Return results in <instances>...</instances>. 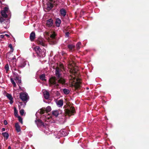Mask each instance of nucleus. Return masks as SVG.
<instances>
[{
  "instance_id": "obj_25",
  "label": "nucleus",
  "mask_w": 149,
  "mask_h": 149,
  "mask_svg": "<svg viewBox=\"0 0 149 149\" xmlns=\"http://www.w3.org/2000/svg\"><path fill=\"white\" fill-rule=\"evenodd\" d=\"M2 135L5 138H6V139L8 138L9 136L8 134L6 132L2 133Z\"/></svg>"
},
{
  "instance_id": "obj_7",
  "label": "nucleus",
  "mask_w": 149,
  "mask_h": 149,
  "mask_svg": "<svg viewBox=\"0 0 149 149\" xmlns=\"http://www.w3.org/2000/svg\"><path fill=\"white\" fill-rule=\"evenodd\" d=\"M37 43L39 45H42V46L45 47L46 44L44 42V40L42 38H39L36 41Z\"/></svg>"
},
{
  "instance_id": "obj_17",
  "label": "nucleus",
  "mask_w": 149,
  "mask_h": 149,
  "mask_svg": "<svg viewBox=\"0 0 149 149\" xmlns=\"http://www.w3.org/2000/svg\"><path fill=\"white\" fill-rule=\"evenodd\" d=\"M15 127L16 130L17 132H19L21 131L20 127L18 123H15Z\"/></svg>"
},
{
  "instance_id": "obj_40",
  "label": "nucleus",
  "mask_w": 149,
  "mask_h": 149,
  "mask_svg": "<svg viewBox=\"0 0 149 149\" xmlns=\"http://www.w3.org/2000/svg\"><path fill=\"white\" fill-rule=\"evenodd\" d=\"M5 68L6 70V71H8L9 70V66L8 64H6L5 66Z\"/></svg>"
},
{
  "instance_id": "obj_23",
  "label": "nucleus",
  "mask_w": 149,
  "mask_h": 149,
  "mask_svg": "<svg viewBox=\"0 0 149 149\" xmlns=\"http://www.w3.org/2000/svg\"><path fill=\"white\" fill-rule=\"evenodd\" d=\"M63 100H59L57 103L58 105L59 106V107H61L63 105Z\"/></svg>"
},
{
  "instance_id": "obj_32",
  "label": "nucleus",
  "mask_w": 149,
  "mask_h": 149,
  "mask_svg": "<svg viewBox=\"0 0 149 149\" xmlns=\"http://www.w3.org/2000/svg\"><path fill=\"white\" fill-rule=\"evenodd\" d=\"M40 111L39 112L41 114H43L45 113V108H42L40 109Z\"/></svg>"
},
{
  "instance_id": "obj_1",
  "label": "nucleus",
  "mask_w": 149,
  "mask_h": 149,
  "mask_svg": "<svg viewBox=\"0 0 149 149\" xmlns=\"http://www.w3.org/2000/svg\"><path fill=\"white\" fill-rule=\"evenodd\" d=\"M61 70H60L59 67H56V69L55 73L56 76L57 77L58 79H59L58 80V82L63 84H65V80L62 77H60V75L59 72Z\"/></svg>"
},
{
  "instance_id": "obj_8",
  "label": "nucleus",
  "mask_w": 149,
  "mask_h": 149,
  "mask_svg": "<svg viewBox=\"0 0 149 149\" xmlns=\"http://www.w3.org/2000/svg\"><path fill=\"white\" fill-rule=\"evenodd\" d=\"M77 82H76L74 85V87L75 90H77L80 88V82L79 81H78V79H76Z\"/></svg>"
},
{
  "instance_id": "obj_28",
  "label": "nucleus",
  "mask_w": 149,
  "mask_h": 149,
  "mask_svg": "<svg viewBox=\"0 0 149 149\" xmlns=\"http://www.w3.org/2000/svg\"><path fill=\"white\" fill-rule=\"evenodd\" d=\"M63 91L64 94L65 95H67L70 92V91L69 90L66 89V88H64L63 90Z\"/></svg>"
},
{
  "instance_id": "obj_51",
  "label": "nucleus",
  "mask_w": 149,
  "mask_h": 149,
  "mask_svg": "<svg viewBox=\"0 0 149 149\" xmlns=\"http://www.w3.org/2000/svg\"><path fill=\"white\" fill-rule=\"evenodd\" d=\"M8 149H11V147L10 146H9L8 147Z\"/></svg>"
},
{
  "instance_id": "obj_22",
  "label": "nucleus",
  "mask_w": 149,
  "mask_h": 149,
  "mask_svg": "<svg viewBox=\"0 0 149 149\" xmlns=\"http://www.w3.org/2000/svg\"><path fill=\"white\" fill-rule=\"evenodd\" d=\"M1 16H0V17L7 18V17H8V15L6 14V13L3 11H1Z\"/></svg>"
},
{
  "instance_id": "obj_54",
  "label": "nucleus",
  "mask_w": 149,
  "mask_h": 149,
  "mask_svg": "<svg viewBox=\"0 0 149 149\" xmlns=\"http://www.w3.org/2000/svg\"><path fill=\"white\" fill-rule=\"evenodd\" d=\"M72 62H73V63H74V64H75V63H74V61H72Z\"/></svg>"
},
{
  "instance_id": "obj_34",
  "label": "nucleus",
  "mask_w": 149,
  "mask_h": 149,
  "mask_svg": "<svg viewBox=\"0 0 149 149\" xmlns=\"http://www.w3.org/2000/svg\"><path fill=\"white\" fill-rule=\"evenodd\" d=\"M81 43L80 42H78L76 44V47L77 49L78 50L80 48V45H81Z\"/></svg>"
},
{
  "instance_id": "obj_20",
  "label": "nucleus",
  "mask_w": 149,
  "mask_h": 149,
  "mask_svg": "<svg viewBox=\"0 0 149 149\" xmlns=\"http://www.w3.org/2000/svg\"><path fill=\"white\" fill-rule=\"evenodd\" d=\"M35 122L38 126L39 125H42L44 124V123L42 122V120L40 119H38L35 120Z\"/></svg>"
},
{
  "instance_id": "obj_55",
  "label": "nucleus",
  "mask_w": 149,
  "mask_h": 149,
  "mask_svg": "<svg viewBox=\"0 0 149 149\" xmlns=\"http://www.w3.org/2000/svg\"><path fill=\"white\" fill-rule=\"evenodd\" d=\"M0 3H1V1H0Z\"/></svg>"
},
{
  "instance_id": "obj_29",
  "label": "nucleus",
  "mask_w": 149,
  "mask_h": 149,
  "mask_svg": "<svg viewBox=\"0 0 149 149\" xmlns=\"http://www.w3.org/2000/svg\"><path fill=\"white\" fill-rule=\"evenodd\" d=\"M57 67H59V68L60 69V70L61 71H62V70H63L64 69L63 65L62 63L60 64L59 66H58Z\"/></svg>"
},
{
  "instance_id": "obj_12",
  "label": "nucleus",
  "mask_w": 149,
  "mask_h": 149,
  "mask_svg": "<svg viewBox=\"0 0 149 149\" xmlns=\"http://www.w3.org/2000/svg\"><path fill=\"white\" fill-rule=\"evenodd\" d=\"M6 96L10 100V103L11 104H12L13 102V98L11 94L7 93L6 94Z\"/></svg>"
},
{
  "instance_id": "obj_14",
  "label": "nucleus",
  "mask_w": 149,
  "mask_h": 149,
  "mask_svg": "<svg viewBox=\"0 0 149 149\" xmlns=\"http://www.w3.org/2000/svg\"><path fill=\"white\" fill-rule=\"evenodd\" d=\"M44 97L45 98V99L47 100L49 98V92L45 90L44 91L43 93Z\"/></svg>"
},
{
  "instance_id": "obj_3",
  "label": "nucleus",
  "mask_w": 149,
  "mask_h": 149,
  "mask_svg": "<svg viewBox=\"0 0 149 149\" xmlns=\"http://www.w3.org/2000/svg\"><path fill=\"white\" fill-rule=\"evenodd\" d=\"M55 77H52L49 79V83L50 86L52 85H55V87H58L59 86V84L57 83L56 81H58Z\"/></svg>"
},
{
  "instance_id": "obj_35",
  "label": "nucleus",
  "mask_w": 149,
  "mask_h": 149,
  "mask_svg": "<svg viewBox=\"0 0 149 149\" xmlns=\"http://www.w3.org/2000/svg\"><path fill=\"white\" fill-rule=\"evenodd\" d=\"M10 81H11V82L13 85V86L15 87L16 86V84L14 80L13 79V78H10Z\"/></svg>"
},
{
  "instance_id": "obj_13",
  "label": "nucleus",
  "mask_w": 149,
  "mask_h": 149,
  "mask_svg": "<svg viewBox=\"0 0 149 149\" xmlns=\"http://www.w3.org/2000/svg\"><path fill=\"white\" fill-rule=\"evenodd\" d=\"M26 64V63L24 61L21 60L20 61L19 64L18 65V66L19 68H23L25 66Z\"/></svg>"
},
{
  "instance_id": "obj_42",
  "label": "nucleus",
  "mask_w": 149,
  "mask_h": 149,
  "mask_svg": "<svg viewBox=\"0 0 149 149\" xmlns=\"http://www.w3.org/2000/svg\"><path fill=\"white\" fill-rule=\"evenodd\" d=\"M16 82L17 84L19 86V85H20L21 83V80L19 79L17 80Z\"/></svg>"
},
{
  "instance_id": "obj_2",
  "label": "nucleus",
  "mask_w": 149,
  "mask_h": 149,
  "mask_svg": "<svg viewBox=\"0 0 149 149\" xmlns=\"http://www.w3.org/2000/svg\"><path fill=\"white\" fill-rule=\"evenodd\" d=\"M64 111L65 113L69 116L73 115L75 113L74 108L73 106H71L69 109H65Z\"/></svg>"
},
{
  "instance_id": "obj_48",
  "label": "nucleus",
  "mask_w": 149,
  "mask_h": 149,
  "mask_svg": "<svg viewBox=\"0 0 149 149\" xmlns=\"http://www.w3.org/2000/svg\"><path fill=\"white\" fill-rule=\"evenodd\" d=\"M4 37V35H2L0 36V37L1 38H3Z\"/></svg>"
},
{
  "instance_id": "obj_53",
  "label": "nucleus",
  "mask_w": 149,
  "mask_h": 149,
  "mask_svg": "<svg viewBox=\"0 0 149 149\" xmlns=\"http://www.w3.org/2000/svg\"><path fill=\"white\" fill-rule=\"evenodd\" d=\"M18 71L19 72V73H20V72H21V71H19V70H18Z\"/></svg>"
},
{
  "instance_id": "obj_41",
  "label": "nucleus",
  "mask_w": 149,
  "mask_h": 149,
  "mask_svg": "<svg viewBox=\"0 0 149 149\" xmlns=\"http://www.w3.org/2000/svg\"><path fill=\"white\" fill-rule=\"evenodd\" d=\"M8 47H9L10 49L11 50L12 52H13V49L12 47V45L11 44H10L8 45Z\"/></svg>"
},
{
  "instance_id": "obj_33",
  "label": "nucleus",
  "mask_w": 149,
  "mask_h": 149,
  "mask_svg": "<svg viewBox=\"0 0 149 149\" xmlns=\"http://www.w3.org/2000/svg\"><path fill=\"white\" fill-rule=\"evenodd\" d=\"M56 36V35L55 33L54 32L51 35L50 37L52 39H54L55 38Z\"/></svg>"
},
{
  "instance_id": "obj_39",
  "label": "nucleus",
  "mask_w": 149,
  "mask_h": 149,
  "mask_svg": "<svg viewBox=\"0 0 149 149\" xmlns=\"http://www.w3.org/2000/svg\"><path fill=\"white\" fill-rule=\"evenodd\" d=\"M19 113L21 115H23L24 113V110L23 109H21L19 111Z\"/></svg>"
},
{
  "instance_id": "obj_38",
  "label": "nucleus",
  "mask_w": 149,
  "mask_h": 149,
  "mask_svg": "<svg viewBox=\"0 0 149 149\" xmlns=\"http://www.w3.org/2000/svg\"><path fill=\"white\" fill-rule=\"evenodd\" d=\"M8 8L7 7H5L3 8V10H2L1 11L4 12L6 13L8 12Z\"/></svg>"
},
{
  "instance_id": "obj_31",
  "label": "nucleus",
  "mask_w": 149,
  "mask_h": 149,
  "mask_svg": "<svg viewBox=\"0 0 149 149\" xmlns=\"http://www.w3.org/2000/svg\"><path fill=\"white\" fill-rule=\"evenodd\" d=\"M51 110V108L50 106H48L47 107L46 109H45V111L47 113H48V112H50Z\"/></svg>"
},
{
  "instance_id": "obj_19",
  "label": "nucleus",
  "mask_w": 149,
  "mask_h": 149,
  "mask_svg": "<svg viewBox=\"0 0 149 149\" xmlns=\"http://www.w3.org/2000/svg\"><path fill=\"white\" fill-rule=\"evenodd\" d=\"M61 22V21L59 18H56V19L55 23L56 26L58 27L60 26V25Z\"/></svg>"
},
{
  "instance_id": "obj_27",
  "label": "nucleus",
  "mask_w": 149,
  "mask_h": 149,
  "mask_svg": "<svg viewBox=\"0 0 149 149\" xmlns=\"http://www.w3.org/2000/svg\"><path fill=\"white\" fill-rule=\"evenodd\" d=\"M45 75L44 74H42L40 76V79L42 81H46V79H45Z\"/></svg>"
},
{
  "instance_id": "obj_36",
  "label": "nucleus",
  "mask_w": 149,
  "mask_h": 149,
  "mask_svg": "<svg viewBox=\"0 0 149 149\" xmlns=\"http://www.w3.org/2000/svg\"><path fill=\"white\" fill-rule=\"evenodd\" d=\"M8 19L7 18L0 17V22L1 23L3 21H4L5 20H7Z\"/></svg>"
},
{
  "instance_id": "obj_4",
  "label": "nucleus",
  "mask_w": 149,
  "mask_h": 149,
  "mask_svg": "<svg viewBox=\"0 0 149 149\" xmlns=\"http://www.w3.org/2000/svg\"><path fill=\"white\" fill-rule=\"evenodd\" d=\"M7 57L8 59V61L11 62L13 60V61H17V59L15 57V56H13V54L11 53H8Z\"/></svg>"
},
{
  "instance_id": "obj_46",
  "label": "nucleus",
  "mask_w": 149,
  "mask_h": 149,
  "mask_svg": "<svg viewBox=\"0 0 149 149\" xmlns=\"http://www.w3.org/2000/svg\"><path fill=\"white\" fill-rule=\"evenodd\" d=\"M71 77L73 81L76 79V78L75 77H73L71 76Z\"/></svg>"
},
{
  "instance_id": "obj_24",
  "label": "nucleus",
  "mask_w": 149,
  "mask_h": 149,
  "mask_svg": "<svg viewBox=\"0 0 149 149\" xmlns=\"http://www.w3.org/2000/svg\"><path fill=\"white\" fill-rule=\"evenodd\" d=\"M68 48L70 50V51H72V49L74 48L75 46L74 45L71 44H69L68 46Z\"/></svg>"
},
{
  "instance_id": "obj_26",
  "label": "nucleus",
  "mask_w": 149,
  "mask_h": 149,
  "mask_svg": "<svg viewBox=\"0 0 149 149\" xmlns=\"http://www.w3.org/2000/svg\"><path fill=\"white\" fill-rule=\"evenodd\" d=\"M16 61H13V60L11 62H10V65L11 67H15L16 65Z\"/></svg>"
},
{
  "instance_id": "obj_30",
  "label": "nucleus",
  "mask_w": 149,
  "mask_h": 149,
  "mask_svg": "<svg viewBox=\"0 0 149 149\" xmlns=\"http://www.w3.org/2000/svg\"><path fill=\"white\" fill-rule=\"evenodd\" d=\"M14 114L16 117L19 116L18 114V111L17 110L16 107H14Z\"/></svg>"
},
{
  "instance_id": "obj_50",
  "label": "nucleus",
  "mask_w": 149,
  "mask_h": 149,
  "mask_svg": "<svg viewBox=\"0 0 149 149\" xmlns=\"http://www.w3.org/2000/svg\"><path fill=\"white\" fill-rule=\"evenodd\" d=\"M2 131H5V128H3L2 129Z\"/></svg>"
},
{
  "instance_id": "obj_10",
  "label": "nucleus",
  "mask_w": 149,
  "mask_h": 149,
  "mask_svg": "<svg viewBox=\"0 0 149 149\" xmlns=\"http://www.w3.org/2000/svg\"><path fill=\"white\" fill-rule=\"evenodd\" d=\"M52 114L57 117L59 113H61V111L60 110H54L52 111Z\"/></svg>"
},
{
  "instance_id": "obj_56",
  "label": "nucleus",
  "mask_w": 149,
  "mask_h": 149,
  "mask_svg": "<svg viewBox=\"0 0 149 149\" xmlns=\"http://www.w3.org/2000/svg\"><path fill=\"white\" fill-rule=\"evenodd\" d=\"M87 89H88V88H87Z\"/></svg>"
},
{
  "instance_id": "obj_52",
  "label": "nucleus",
  "mask_w": 149,
  "mask_h": 149,
  "mask_svg": "<svg viewBox=\"0 0 149 149\" xmlns=\"http://www.w3.org/2000/svg\"><path fill=\"white\" fill-rule=\"evenodd\" d=\"M5 36H6L7 37L9 36L8 34H6L5 35Z\"/></svg>"
},
{
  "instance_id": "obj_47",
  "label": "nucleus",
  "mask_w": 149,
  "mask_h": 149,
  "mask_svg": "<svg viewBox=\"0 0 149 149\" xmlns=\"http://www.w3.org/2000/svg\"><path fill=\"white\" fill-rule=\"evenodd\" d=\"M13 73L15 76H18V74L16 72H13Z\"/></svg>"
},
{
  "instance_id": "obj_15",
  "label": "nucleus",
  "mask_w": 149,
  "mask_h": 149,
  "mask_svg": "<svg viewBox=\"0 0 149 149\" xmlns=\"http://www.w3.org/2000/svg\"><path fill=\"white\" fill-rule=\"evenodd\" d=\"M60 12L61 15L63 17H64L66 15V12L65 9L63 8L60 10Z\"/></svg>"
},
{
  "instance_id": "obj_9",
  "label": "nucleus",
  "mask_w": 149,
  "mask_h": 149,
  "mask_svg": "<svg viewBox=\"0 0 149 149\" xmlns=\"http://www.w3.org/2000/svg\"><path fill=\"white\" fill-rule=\"evenodd\" d=\"M9 23V20L8 19L5 20L4 21H3L0 23L3 25V26L5 28L7 29L8 27L7 25Z\"/></svg>"
},
{
  "instance_id": "obj_37",
  "label": "nucleus",
  "mask_w": 149,
  "mask_h": 149,
  "mask_svg": "<svg viewBox=\"0 0 149 149\" xmlns=\"http://www.w3.org/2000/svg\"><path fill=\"white\" fill-rule=\"evenodd\" d=\"M17 117L18 118V120L22 124H23L22 119L20 116H18Z\"/></svg>"
},
{
  "instance_id": "obj_6",
  "label": "nucleus",
  "mask_w": 149,
  "mask_h": 149,
  "mask_svg": "<svg viewBox=\"0 0 149 149\" xmlns=\"http://www.w3.org/2000/svg\"><path fill=\"white\" fill-rule=\"evenodd\" d=\"M19 98L24 102L26 101L28 99L27 95L23 93H20Z\"/></svg>"
},
{
  "instance_id": "obj_21",
  "label": "nucleus",
  "mask_w": 149,
  "mask_h": 149,
  "mask_svg": "<svg viewBox=\"0 0 149 149\" xmlns=\"http://www.w3.org/2000/svg\"><path fill=\"white\" fill-rule=\"evenodd\" d=\"M78 69L77 67L74 68L73 67V68L72 70V72L73 73H74V74H78Z\"/></svg>"
},
{
  "instance_id": "obj_16",
  "label": "nucleus",
  "mask_w": 149,
  "mask_h": 149,
  "mask_svg": "<svg viewBox=\"0 0 149 149\" xmlns=\"http://www.w3.org/2000/svg\"><path fill=\"white\" fill-rule=\"evenodd\" d=\"M35 33L34 32H32L30 34V39L31 41H33L34 40L35 38Z\"/></svg>"
},
{
  "instance_id": "obj_18",
  "label": "nucleus",
  "mask_w": 149,
  "mask_h": 149,
  "mask_svg": "<svg viewBox=\"0 0 149 149\" xmlns=\"http://www.w3.org/2000/svg\"><path fill=\"white\" fill-rule=\"evenodd\" d=\"M50 2H49L47 4L48 7L50 9L52 8L53 7V3L54 2L53 0H49Z\"/></svg>"
},
{
  "instance_id": "obj_44",
  "label": "nucleus",
  "mask_w": 149,
  "mask_h": 149,
  "mask_svg": "<svg viewBox=\"0 0 149 149\" xmlns=\"http://www.w3.org/2000/svg\"><path fill=\"white\" fill-rule=\"evenodd\" d=\"M14 80L16 81V82H17V80L19 79V77L17 76L15 77V78H14Z\"/></svg>"
},
{
  "instance_id": "obj_5",
  "label": "nucleus",
  "mask_w": 149,
  "mask_h": 149,
  "mask_svg": "<svg viewBox=\"0 0 149 149\" xmlns=\"http://www.w3.org/2000/svg\"><path fill=\"white\" fill-rule=\"evenodd\" d=\"M53 20L52 19H49L46 21V26L48 27H51L53 25Z\"/></svg>"
},
{
  "instance_id": "obj_11",
  "label": "nucleus",
  "mask_w": 149,
  "mask_h": 149,
  "mask_svg": "<svg viewBox=\"0 0 149 149\" xmlns=\"http://www.w3.org/2000/svg\"><path fill=\"white\" fill-rule=\"evenodd\" d=\"M33 50L38 55L40 56L41 49L39 47L36 46L33 49Z\"/></svg>"
},
{
  "instance_id": "obj_43",
  "label": "nucleus",
  "mask_w": 149,
  "mask_h": 149,
  "mask_svg": "<svg viewBox=\"0 0 149 149\" xmlns=\"http://www.w3.org/2000/svg\"><path fill=\"white\" fill-rule=\"evenodd\" d=\"M70 34V33L69 32H67L65 33V37H68L69 36V34Z\"/></svg>"
},
{
  "instance_id": "obj_49",
  "label": "nucleus",
  "mask_w": 149,
  "mask_h": 149,
  "mask_svg": "<svg viewBox=\"0 0 149 149\" xmlns=\"http://www.w3.org/2000/svg\"><path fill=\"white\" fill-rule=\"evenodd\" d=\"M12 69L14 70H16L17 69L15 67H12Z\"/></svg>"
},
{
  "instance_id": "obj_45",
  "label": "nucleus",
  "mask_w": 149,
  "mask_h": 149,
  "mask_svg": "<svg viewBox=\"0 0 149 149\" xmlns=\"http://www.w3.org/2000/svg\"><path fill=\"white\" fill-rule=\"evenodd\" d=\"M3 123H4V124L5 125H7V124H8V123H7V121L6 120H4V121Z\"/></svg>"
}]
</instances>
